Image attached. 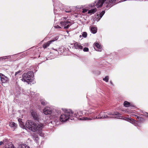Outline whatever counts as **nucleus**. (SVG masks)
Returning a JSON list of instances; mask_svg holds the SVG:
<instances>
[{"mask_svg":"<svg viewBox=\"0 0 148 148\" xmlns=\"http://www.w3.org/2000/svg\"><path fill=\"white\" fill-rule=\"evenodd\" d=\"M133 116H135V117H136V119H138L139 120V121H142V120H143V119L142 118L138 116L135 115H133Z\"/></svg>","mask_w":148,"mask_h":148,"instance_id":"412c9836","label":"nucleus"},{"mask_svg":"<svg viewBox=\"0 0 148 148\" xmlns=\"http://www.w3.org/2000/svg\"><path fill=\"white\" fill-rule=\"evenodd\" d=\"M146 113H147V114H148V113H147V112H146Z\"/></svg>","mask_w":148,"mask_h":148,"instance_id":"58836bf2","label":"nucleus"},{"mask_svg":"<svg viewBox=\"0 0 148 148\" xmlns=\"http://www.w3.org/2000/svg\"><path fill=\"white\" fill-rule=\"evenodd\" d=\"M109 78V76H106L105 78H103V80L105 81L106 82H107L108 81Z\"/></svg>","mask_w":148,"mask_h":148,"instance_id":"4be33fe9","label":"nucleus"},{"mask_svg":"<svg viewBox=\"0 0 148 148\" xmlns=\"http://www.w3.org/2000/svg\"><path fill=\"white\" fill-rule=\"evenodd\" d=\"M110 84H111V85H113V83H112V81H110Z\"/></svg>","mask_w":148,"mask_h":148,"instance_id":"f704fd0d","label":"nucleus"},{"mask_svg":"<svg viewBox=\"0 0 148 148\" xmlns=\"http://www.w3.org/2000/svg\"><path fill=\"white\" fill-rule=\"evenodd\" d=\"M94 7H93L91 8V7L89 6V8L90 9L92 8V9L88 11V13L91 14L95 13L97 11V9L96 8H94Z\"/></svg>","mask_w":148,"mask_h":148,"instance_id":"f8f14e48","label":"nucleus"},{"mask_svg":"<svg viewBox=\"0 0 148 148\" xmlns=\"http://www.w3.org/2000/svg\"><path fill=\"white\" fill-rule=\"evenodd\" d=\"M113 112H109L107 113V114L108 115H106L105 112H101L99 115L98 116H93L91 118L87 117H83L82 118H78V119L80 120H89L95 119H106L110 118H115L117 119H123L126 121H128L134 124L135 126H138L140 123L132 119V118H130L127 117H123V116H116L115 117L113 116Z\"/></svg>","mask_w":148,"mask_h":148,"instance_id":"f257e3e1","label":"nucleus"},{"mask_svg":"<svg viewBox=\"0 0 148 148\" xmlns=\"http://www.w3.org/2000/svg\"><path fill=\"white\" fill-rule=\"evenodd\" d=\"M18 121H19V122L20 123L21 122H22L21 121V119H20V118L19 119H18Z\"/></svg>","mask_w":148,"mask_h":148,"instance_id":"2f4dec72","label":"nucleus"},{"mask_svg":"<svg viewBox=\"0 0 148 148\" xmlns=\"http://www.w3.org/2000/svg\"><path fill=\"white\" fill-rule=\"evenodd\" d=\"M71 25V23L67 20H64L60 22V25L62 28L68 29Z\"/></svg>","mask_w":148,"mask_h":148,"instance_id":"423d86ee","label":"nucleus"},{"mask_svg":"<svg viewBox=\"0 0 148 148\" xmlns=\"http://www.w3.org/2000/svg\"><path fill=\"white\" fill-rule=\"evenodd\" d=\"M59 36H57L56 37L53 38V39L47 42V43L44 44L43 46V47L44 48H46L48 47L49 45L51 44L52 42H54V41L57 40L58 39Z\"/></svg>","mask_w":148,"mask_h":148,"instance_id":"6e6552de","label":"nucleus"},{"mask_svg":"<svg viewBox=\"0 0 148 148\" xmlns=\"http://www.w3.org/2000/svg\"><path fill=\"white\" fill-rule=\"evenodd\" d=\"M5 148H15L11 143H8L5 146Z\"/></svg>","mask_w":148,"mask_h":148,"instance_id":"dca6fc26","label":"nucleus"},{"mask_svg":"<svg viewBox=\"0 0 148 148\" xmlns=\"http://www.w3.org/2000/svg\"><path fill=\"white\" fill-rule=\"evenodd\" d=\"M43 113L45 115H50L51 119H54L57 117L60 112L58 111V112L49 107H47L43 109Z\"/></svg>","mask_w":148,"mask_h":148,"instance_id":"7ed1b4c3","label":"nucleus"},{"mask_svg":"<svg viewBox=\"0 0 148 148\" xmlns=\"http://www.w3.org/2000/svg\"><path fill=\"white\" fill-rule=\"evenodd\" d=\"M20 126L23 128H25L26 129H28L32 132H36L41 136L43 127L42 123H36L32 121L28 120L25 123V125L24 123L21 122L20 123Z\"/></svg>","mask_w":148,"mask_h":148,"instance_id":"f03ea898","label":"nucleus"},{"mask_svg":"<svg viewBox=\"0 0 148 148\" xmlns=\"http://www.w3.org/2000/svg\"><path fill=\"white\" fill-rule=\"evenodd\" d=\"M8 56H3L2 57H1L0 58V59H2V60H3L5 59L8 58L7 57H8Z\"/></svg>","mask_w":148,"mask_h":148,"instance_id":"cd10ccee","label":"nucleus"},{"mask_svg":"<svg viewBox=\"0 0 148 148\" xmlns=\"http://www.w3.org/2000/svg\"><path fill=\"white\" fill-rule=\"evenodd\" d=\"M88 10H87V9H83L82 12L83 13H85V12H86Z\"/></svg>","mask_w":148,"mask_h":148,"instance_id":"c85d7f7f","label":"nucleus"},{"mask_svg":"<svg viewBox=\"0 0 148 148\" xmlns=\"http://www.w3.org/2000/svg\"><path fill=\"white\" fill-rule=\"evenodd\" d=\"M81 37H82V35H80L79 36V37H80V38H81Z\"/></svg>","mask_w":148,"mask_h":148,"instance_id":"e433bc0d","label":"nucleus"},{"mask_svg":"<svg viewBox=\"0 0 148 148\" xmlns=\"http://www.w3.org/2000/svg\"><path fill=\"white\" fill-rule=\"evenodd\" d=\"M64 19L65 20H66L67 19V18L66 17H64Z\"/></svg>","mask_w":148,"mask_h":148,"instance_id":"c9c22d12","label":"nucleus"},{"mask_svg":"<svg viewBox=\"0 0 148 148\" xmlns=\"http://www.w3.org/2000/svg\"><path fill=\"white\" fill-rule=\"evenodd\" d=\"M105 13V12L104 11H102L99 14V16L100 18H101L103 15Z\"/></svg>","mask_w":148,"mask_h":148,"instance_id":"a878e982","label":"nucleus"},{"mask_svg":"<svg viewBox=\"0 0 148 148\" xmlns=\"http://www.w3.org/2000/svg\"><path fill=\"white\" fill-rule=\"evenodd\" d=\"M21 73V71H18L16 72V73H15V75H16L17 74L19 73Z\"/></svg>","mask_w":148,"mask_h":148,"instance_id":"7c9ffc66","label":"nucleus"},{"mask_svg":"<svg viewBox=\"0 0 148 148\" xmlns=\"http://www.w3.org/2000/svg\"><path fill=\"white\" fill-rule=\"evenodd\" d=\"M32 115L34 119L35 120H38L39 119V116L37 113L34 111L32 110Z\"/></svg>","mask_w":148,"mask_h":148,"instance_id":"1a4fd4ad","label":"nucleus"},{"mask_svg":"<svg viewBox=\"0 0 148 148\" xmlns=\"http://www.w3.org/2000/svg\"><path fill=\"white\" fill-rule=\"evenodd\" d=\"M40 102L41 104L43 106L46 105L47 103V101L44 99H41L40 100Z\"/></svg>","mask_w":148,"mask_h":148,"instance_id":"aec40b11","label":"nucleus"},{"mask_svg":"<svg viewBox=\"0 0 148 148\" xmlns=\"http://www.w3.org/2000/svg\"><path fill=\"white\" fill-rule=\"evenodd\" d=\"M33 139L34 140H35L36 142H37V141L38 140L39 138L38 136H35L33 137Z\"/></svg>","mask_w":148,"mask_h":148,"instance_id":"5701e85b","label":"nucleus"},{"mask_svg":"<svg viewBox=\"0 0 148 148\" xmlns=\"http://www.w3.org/2000/svg\"><path fill=\"white\" fill-rule=\"evenodd\" d=\"M91 30L92 33L95 34L97 32V28L95 27H92L91 28Z\"/></svg>","mask_w":148,"mask_h":148,"instance_id":"f3484780","label":"nucleus"},{"mask_svg":"<svg viewBox=\"0 0 148 148\" xmlns=\"http://www.w3.org/2000/svg\"><path fill=\"white\" fill-rule=\"evenodd\" d=\"M123 105L125 107H128L130 106V103L126 101L124 102Z\"/></svg>","mask_w":148,"mask_h":148,"instance_id":"6ab92c4d","label":"nucleus"},{"mask_svg":"<svg viewBox=\"0 0 148 148\" xmlns=\"http://www.w3.org/2000/svg\"><path fill=\"white\" fill-rule=\"evenodd\" d=\"M54 10H55V7H54Z\"/></svg>","mask_w":148,"mask_h":148,"instance_id":"4c0bfd02","label":"nucleus"},{"mask_svg":"<svg viewBox=\"0 0 148 148\" xmlns=\"http://www.w3.org/2000/svg\"><path fill=\"white\" fill-rule=\"evenodd\" d=\"M71 10H69V11H66V10L65 11L66 12H68V13L70 12H71Z\"/></svg>","mask_w":148,"mask_h":148,"instance_id":"473e14b6","label":"nucleus"},{"mask_svg":"<svg viewBox=\"0 0 148 148\" xmlns=\"http://www.w3.org/2000/svg\"><path fill=\"white\" fill-rule=\"evenodd\" d=\"M33 72L30 71L27 73H25L23 75L22 80L24 82H30L34 77Z\"/></svg>","mask_w":148,"mask_h":148,"instance_id":"39448f33","label":"nucleus"},{"mask_svg":"<svg viewBox=\"0 0 148 148\" xmlns=\"http://www.w3.org/2000/svg\"><path fill=\"white\" fill-rule=\"evenodd\" d=\"M85 111H86L85 110L83 111H79L77 112V114L75 113L74 115L76 117H77L78 116H81L82 115H83L84 114H86Z\"/></svg>","mask_w":148,"mask_h":148,"instance_id":"9b49d317","label":"nucleus"},{"mask_svg":"<svg viewBox=\"0 0 148 148\" xmlns=\"http://www.w3.org/2000/svg\"><path fill=\"white\" fill-rule=\"evenodd\" d=\"M0 80L2 83H6L8 82V78L3 74L0 73Z\"/></svg>","mask_w":148,"mask_h":148,"instance_id":"0eeeda50","label":"nucleus"},{"mask_svg":"<svg viewBox=\"0 0 148 148\" xmlns=\"http://www.w3.org/2000/svg\"><path fill=\"white\" fill-rule=\"evenodd\" d=\"M95 47H94V49L96 50L97 51H102L101 46L100 45L99 43H95Z\"/></svg>","mask_w":148,"mask_h":148,"instance_id":"9d476101","label":"nucleus"},{"mask_svg":"<svg viewBox=\"0 0 148 148\" xmlns=\"http://www.w3.org/2000/svg\"><path fill=\"white\" fill-rule=\"evenodd\" d=\"M62 110L64 111V113L62 114L60 117V120L61 122H65L70 118L71 120L72 119L71 118L73 116V112L71 110L63 109H62Z\"/></svg>","mask_w":148,"mask_h":148,"instance_id":"20e7f679","label":"nucleus"},{"mask_svg":"<svg viewBox=\"0 0 148 148\" xmlns=\"http://www.w3.org/2000/svg\"><path fill=\"white\" fill-rule=\"evenodd\" d=\"M9 125L14 130L16 127L17 125L16 123L13 122H11L9 123Z\"/></svg>","mask_w":148,"mask_h":148,"instance_id":"2eb2a0df","label":"nucleus"},{"mask_svg":"<svg viewBox=\"0 0 148 148\" xmlns=\"http://www.w3.org/2000/svg\"><path fill=\"white\" fill-rule=\"evenodd\" d=\"M88 50L89 49L87 47H85L83 49V51L84 52H88Z\"/></svg>","mask_w":148,"mask_h":148,"instance_id":"bb28decb","label":"nucleus"},{"mask_svg":"<svg viewBox=\"0 0 148 148\" xmlns=\"http://www.w3.org/2000/svg\"><path fill=\"white\" fill-rule=\"evenodd\" d=\"M87 35V34L86 32H84L82 34V36L83 37L86 38Z\"/></svg>","mask_w":148,"mask_h":148,"instance_id":"393cba45","label":"nucleus"},{"mask_svg":"<svg viewBox=\"0 0 148 148\" xmlns=\"http://www.w3.org/2000/svg\"><path fill=\"white\" fill-rule=\"evenodd\" d=\"M3 143L2 141H1L0 142V145H1L2 144H3Z\"/></svg>","mask_w":148,"mask_h":148,"instance_id":"72a5a7b5","label":"nucleus"},{"mask_svg":"<svg viewBox=\"0 0 148 148\" xmlns=\"http://www.w3.org/2000/svg\"><path fill=\"white\" fill-rule=\"evenodd\" d=\"M18 148H29V146L26 144H21L19 145Z\"/></svg>","mask_w":148,"mask_h":148,"instance_id":"a211bd4d","label":"nucleus"},{"mask_svg":"<svg viewBox=\"0 0 148 148\" xmlns=\"http://www.w3.org/2000/svg\"><path fill=\"white\" fill-rule=\"evenodd\" d=\"M74 47L76 49L82 50L83 49V47L80 44L76 42L74 44Z\"/></svg>","mask_w":148,"mask_h":148,"instance_id":"ddd939ff","label":"nucleus"},{"mask_svg":"<svg viewBox=\"0 0 148 148\" xmlns=\"http://www.w3.org/2000/svg\"><path fill=\"white\" fill-rule=\"evenodd\" d=\"M88 111V114H94L96 115L97 114V112L93 108H91L89 109Z\"/></svg>","mask_w":148,"mask_h":148,"instance_id":"4468645a","label":"nucleus"},{"mask_svg":"<svg viewBox=\"0 0 148 148\" xmlns=\"http://www.w3.org/2000/svg\"><path fill=\"white\" fill-rule=\"evenodd\" d=\"M113 115H115L119 116V115H121V114L120 113H119L118 112H116V111L114 112H113Z\"/></svg>","mask_w":148,"mask_h":148,"instance_id":"b1692460","label":"nucleus"},{"mask_svg":"<svg viewBox=\"0 0 148 148\" xmlns=\"http://www.w3.org/2000/svg\"><path fill=\"white\" fill-rule=\"evenodd\" d=\"M54 27L56 28H57V29L62 28V27H60V26H59L58 25L55 26H54Z\"/></svg>","mask_w":148,"mask_h":148,"instance_id":"c756f323","label":"nucleus"}]
</instances>
